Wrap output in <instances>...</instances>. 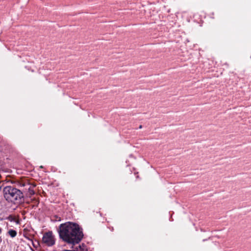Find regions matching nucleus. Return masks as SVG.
<instances>
[{
    "mask_svg": "<svg viewBox=\"0 0 251 251\" xmlns=\"http://www.w3.org/2000/svg\"><path fill=\"white\" fill-rule=\"evenodd\" d=\"M32 245L34 247H35V244L33 243V241H32Z\"/></svg>",
    "mask_w": 251,
    "mask_h": 251,
    "instance_id": "obj_6",
    "label": "nucleus"
},
{
    "mask_svg": "<svg viewBox=\"0 0 251 251\" xmlns=\"http://www.w3.org/2000/svg\"><path fill=\"white\" fill-rule=\"evenodd\" d=\"M42 242L49 247L55 244V239L51 231H49L44 234L42 237Z\"/></svg>",
    "mask_w": 251,
    "mask_h": 251,
    "instance_id": "obj_3",
    "label": "nucleus"
},
{
    "mask_svg": "<svg viewBox=\"0 0 251 251\" xmlns=\"http://www.w3.org/2000/svg\"><path fill=\"white\" fill-rule=\"evenodd\" d=\"M142 126L141 125H140V126H139V128H142Z\"/></svg>",
    "mask_w": 251,
    "mask_h": 251,
    "instance_id": "obj_7",
    "label": "nucleus"
},
{
    "mask_svg": "<svg viewBox=\"0 0 251 251\" xmlns=\"http://www.w3.org/2000/svg\"><path fill=\"white\" fill-rule=\"evenodd\" d=\"M72 251H87V248L86 246L82 244L80 245L78 247H76L75 250H71Z\"/></svg>",
    "mask_w": 251,
    "mask_h": 251,
    "instance_id": "obj_4",
    "label": "nucleus"
},
{
    "mask_svg": "<svg viewBox=\"0 0 251 251\" xmlns=\"http://www.w3.org/2000/svg\"><path fill=\"white\" fill-rule=\"evenodd\" d=\"M3 191L5 199L11 202H20L24 197L20 190L11 186H5Z\"/></svg>",
    "mask_w": 251,
    "mask_h": 251,
    "instance_id": "obj_2",
    "label": "nucleus"
},
{
    "mask_svg": "<svg viewBox=\"0 0 251 251\" xmlns=\"http://www.w3.org/2000/svg\"><path fill=\"white\" fill-rule=\"evenodd\" d=\"M1 229L0 228V234L1 233Z\"/></svg>",
    "mask_w": 251,
    "mask_h": 251,
    "instance_id": "obj_8",
    "label": "nucleus"
},
{
    "mask_svg": "<svg viewBox=\"0 0 251 251\" xmlns=\"http://www.w3.org/2000/svg\"><path fill=\"white\" fill-rule=\"evenodd\" d=\"M1 186H0V190H1Z\"/></svg>",
    "mask_w": 251,
    "mask_h": 251,
    "instance_id": "obj_9",
    "label": "nucleus"
},
{
    "mask_svg": "<svg viewBox=\"0 0 251 251\" xmlns=\"http://www.w3.org/2000/svg\"><path fill=\"white\" fill-rule=\"evenodd\" d=\"M58 233L60 238L64 242L72 245L78 243L83 237L79 226L70 222L61 224L58 228Z\"/></svg>",
    "mask_w": 251,
    "mask_h": 251,
    "instance_id": "obj_1",
    "label": "nucleus"
},
{
    "mask_svg": "<svg viewBox=\"0 0 251 251\" xmlns=\"http://www.w3.org/2000/svg\"><path fill=\"white\" fill-rule=\"evenodd\" d=\"M8 234L12 237H15L17 235V232L13 229H10L8 232Z\"/></svg>",
    "mask_w": 251,
    "mask_h": 251,
    "instance_id": "obj_5",
    "label": "nucleus"
}]
</instances>
